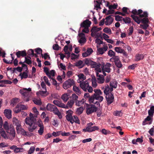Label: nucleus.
<instances>
[{
	"mask_svg": "<svg viewBox=\"0 0 154 154\" xmlns=\"http://www.w3.org/2000/svg\"><path fill=\"white\" fill-rule=\"evenodd\" d=\"M101 89L103 90V92L106 95V98L108 104L112 103L113 101L114 97L112 93L113 91L112 88H110L108 85L101 87Z\"/></svg>",
	"mask_w": 154,
	"mask_h": 154,
	"instance_id": "obj_1",
	"label": "nucleus"
},
{
	"mask_svg": "<svg viewBox=\"0 0 154 154\" xmlns=\"http://www.w3.org/2000/svg\"><path fill=\"white\" fill-rule=\"evenodd\" d=\"M95 93L91 97L89 98V101L90 103H97L100 104L99 102L97 101H95V100H98L99 102H101L103 100V97L101 96L103 93L100 89H95L94 90Z\"/></svg>",
	"mask_w": 154,
	"mask_h": 154,
	"instance_id": "obj_2",
	"label": "nucleus"
},
{
	"mask_svg": "<svg viewBox=\"0 0 154 154\" xmlns=\"http://www.w3.org/2000/svg\"><path fill=\"white\" fill-rule=\"evenodd\" d=\"M81 88L84 91H88L89 93H92L93 91L92 88L89 85V83L87 81H85L79 83Z\"/></svg>",
	"mask_w": 154,
	"mask_h": 154,
	"instance_id": "obj_3",
	"label": "nucleus"
},
{
	"mask_svg": "<svg viewBox=\"0 0 154 154\" xmlns=\"http://www.w3.org/2000/svg\"><path fill=\"white\" fill-rule=\"evenodd\" d=\"M31 89L30 88H23L20 90V92L25 98H26V101H28L29 100V98L31 94Z\"/></svg>",
	"mask_w": 154,
	"mask_h": 154,
	"instance_id": "obj_4",
	"label": "nucleus"
},
{
	"mask_svg": "<svg viewBox=\"0 0 154 154\" xmlns=\"http://www.w3.org/2000/svg\"><path fill=\"white\" fill-rule=\"evenodd\" d=\"M75 84V82L73 79H69L65 81L63 83V87L64 89H66Z\"/></svg>",
	"mask_w": 154,
	"mask_h": 154,
	"instance_id": "obj_5",
	"label": "nucleus"
},
{
	"mask_svg": "<svg viewBox=\"0 0 154 154\" xmlns=\"http://www.w3.org/2000/svg\"><path fill=\"white\" fill-rule=\"evenodd\" d=\"M102 28L101 27L98 28L96 26L93 27L91 30V36L92 37L95 36V37H98L100 35L98 32Z\"/></svg>",
	"mask_w": 154,
	"mask_h": 154,
	"instance_id": "obj_6",
	"label": "nucleus"
},
{
	"mask_svg": "<svg viewBox=\"0 0 154 154\" xmlns=\"http://www.w3.org/2000/svg\"><path fill=\"white\" fill-rule=\"evenodd\" d=\"M112 64L109 63H106L102 68V71L103 75L104 76L106 75L105 72L109 73L110 72L111 69L110 67L111 66Z\"/></svg>",
	"mask_w": 154,
	"mask_h": 154,
	"instance_id": "obj_7",
	"label": "nucleus"
},
{
	"mask_svg": "<svg viewBox=\"0 0 154 154\" xmlns=\"http://www.w3.org/2000/svg\"><path fill=\"white\" fill-rule=\"evenodd\" d=\"M7 132L9 134L8 135V139L11 140H12L15 137V132L14 128L12 126L10 127L9 130L7 131Z\"/></svg>",
	"mask_w": 154,
	"mask_h": 154,
	"instance_id": "obj_8",
	"label": "nucleus"
},
{
	"mask_svg": "<svg viewBox=\"0 0 154 154\" xmlns=\"http://www.w3.org/2000/svg\"><path fill=\"white\" fill-rule=\"evenodd\" d=\"M97 109V108L94 105H91L87 106L86 113L88 115L92 113L96 112Z\"/></svg>",
	"mask_w": 154,
	"mask_h": 154,
	"instance_id": "obj_9",
	"label": "nucleus"
},
{
	"mask_svg": "<svg viewBox=\"0 0 154 154\" xmlns=\"http://www.w3.org/2000/svg\"><path fill=\"white\" fill-rule=\"evenodd\" d=\"M79 42L82 45L85 43L86 41L85 35L82 33H80L79 34Z\"/></svg>",
	"mask_w": 154,
	"mask_h": 154,
	"instance_id": "obj_10",
	"label": "nucleus"
},
{
	"mask_svg": "<svg viewBox=\"0 0 154 154\" xmlns=\"http://www.w3.org/2000/svg\"><path fill=\"white\" fill-rule=\"evenodd\" d=\"M99 129L97 126L87 127L86 128L83 129V131L85 132H91L96 130H98Z\"/></svg>",
	"mask_w": 154,
	"mask_h": 154,
	"instance_id": "obj_11",
	"label": "nucleus"
},
{
	"mask_svg": "<svg viewBox=\"0 0 154 154\" xmlns=\"http://www.w3.org/2000/svg\"><path fill=\"white\" fill-rule=\"evenodd\" d=\"M105 20V25L106 26H109L113 22V18L111 16H109L106 17Z\"/></svg>",
	"mask_w": 154,
	"mask_h": 154,
	"instance_id": "obj_12",
	"label": "nucleus"
},
{
	"mask_svg": "<svg viewBox=\"0 0 154 154\" xmlns=\"http://www.w3.org/2000/svg\"><path fill=\"white\" fill-rule=\"evenodd\" d=\"M96 76L97 77V82L100 84L103 83L105 81L103 76V75L100 74L98 72L96 73Z\"/></svg>",
	"mask_w": 154,
	"mask_h": 154,
	"instance_id": "obj_13",
	"label": "nucleus"
},
{
	"mask_svg": "<svg viewBox=\"0 0 154 154\" xmlns=\"http://www.w3.org/2000/svg\"><path fill=\"white\" fill-rule=\"evenodd\" d=\"M12 122L13 124L16 127H17L21 125V122L16 117H13Z\"/></svg>",
	"mask_w": 154,
	"mask_h": 154,
	"instance_id": "obj_14",
	"label": "nucleus"
},
{
	"mask_svg": "<svg viewBox=\"0 0 154 154\" xmlns=\"http://www.w3.org/2000/svg\"><path fill=\"white\" fill-rule=\"evenodd\" d=\"M25 122L26 124L29 125L34 124L35 122V120L34 118L27 117L25 119Z\"/></svg>",
	"mask_w": 154,
	"mask_h": 154,
	"instance_id": "obj_15",
	"label": "nucleus"
},
{
	"mask_svg": "<svg viewBox=\"0 0 154 154\" xmlns=\"http://www.w3.org/2000/svg\"><path fill=\"white\" fill-rule=\"evenodd\" d=\"M12 111L10 109H5L4 111V114L5 116L9 119L11 118Z\"/></svg>",
	"mask_w": 154,
	"mask_h": 154,
	"instance_id": "obj_16",
	"label": "nucleus"
},
{
	"mask_svg": "<svg viewBox=\"0 0 154 154\" xmlns=\"http://www.w3.org/2000/svg\"><path fill=\"white\" fill-rule=\"evenodd\" d=\"M78 77L79 79L77 80V82L79 83L84 81V80L86 79V76L82 73L79 74L78 75Z\"/></svg>",
	"mask_w": 154,
	"mask_h": 154,
	"instance_id": "obj_17",
	"label": "nucleus"
},
{
	"mask_svg": "<svg viewBox=\"0 0 154 154\" xmlns=\"http://www.w3.org/2000/svg\"><path fill=\"white\" fill-rule=\"evenodd\" d=\"M91 24V22L88 20H86L81 23V27H89Z\"/></svg>",
	"mask_w": 154,
	"mask_h": 154,
	"instance_id": "obj_18",
	"label": "nucleus"
},
{
	"mask_svg": "<svg viewBox=\"0 0 154 154\" xmlns=\"http://www.w3.org/2000/svg\"><path fill=\"white\" fill-rule=\"evenodd\" d=\"M48 92L47 91H40L36 92V94L38 96H41L43 97H45L48 94Z\"/></svg>",
	"mask_w": 154,
	"mask_h": 154,
	"instance_id": "obj_19",
	"label": "nucleus"
},
{
	"mask_svg": "<svg viewBox=\"0 0 154 154\" xmlns=\"http://www.w3.org/2000/svg\"><path fill=\"white\" fill-rule=\"evenodd\" d=\"M93 52V51L91 48H88L86 51L82 54L83 57H86L90 55Z\"/></svg>",
	"mask_w": 154,
	"mask_h": 154,
	"instance_id": "obj_20",
	"label": "nucleus"
},
{
	"mask_svg": "<svg viewBox=\"0 0 154 154\" xmlns=\"http://www.w3.org/2000/svg\"><path fill=\"white\" fill-rule=\"evenodd\" d=\"M17 132L18 134L23 135L25 131L21 125L17 127H15Z\"/></svg>",
	"mask_w": 154,
	"mask_h": 154,
	"instance_id": "obj_21",
	"label": "nucleus"
},
{
	"mask_svg": "<svg viewBox=\"0 0 154 154\" xmlns=\"http://www.w3.org/2000/svg\"><path fill=\"white\" fill-rule=\"evenodd\" d=\"M53 103L56 106L64 108L65 104L57 100H55L53 101Z\"/></svg>",
	"mask_w": 154,
	"mask_h": 154,
	"instance_id": "obj_22",
	"label": "nucleus"
},
{
	"mask_svg": "<svg viewBox=\"0 0 154 154\" xmlns=\"http://www.w3.org/2000/svg\"><path fill=\"white\" fill-rule=\"evenodd\" d=\"M108 49L107 46H104L103 48H98L97 51L99 53L103 54Z\"/></svg>",
	"mask_w": 154,
	"mask_h": 154,
	"instance_id": "obj_23",
	"label": "nucleus"
},
{
	"mask_svg": "<svg viewBox=\"0 0 154 154\" xmlns=\"http://www.w3.org/2000/svg\"><path fill=\"white\" fill-rule=\"evenodd\" d=\"M56 107L51 104H48L46 106V109L48 110L54 112L56 109Z\"/></svg>",
	"mask_w": 154,
	"mask_h": 154,
	"instance_id": "obj_24",
	"label": "nucleus"
},
{
	"mask_svg": "<svg viewBox=\"0 0 154 154\" xmlns=\"http://www.w3.org/2000/svg\"><path fill=\"white\" fill-rule=\"evenodd\" d=\"M70 97V94L69 93H64L62 94L61 97V98L64 102H66L69 99Z\"/></svg>",
	"mask_w": 154,
	"mask_h": 154,
	"instance_id": "obj_25",
	"label": "nucleus"
},
{
	"mask_svg": "<svg viewBox=\"0 0 154 154\" xmlns=\"http://www.w3.org/2000/svg\"><path fill=\"white\" fill-rule=\"evenodd\" d=\"M74 102L72 100H70L68 101L66 105H65L64 108L65 109L71 108H72Z\"/></svg>",
	"mask_w": 154,
	"mask_h": 154,
	"instance_id": "obj_26",
	"label": "nucleus"
},
{
	"mask_svg": "<svg viewBox=\"0 0 154 154\" xmlns=\"http://www.w3.org/2000/svg\"><path fill=\"white\" fill-rule=\"evenodd\" d=\"M16 55L18 57H20L21 56L23 57L26 56V53L25 51H19L16 53Z\"/></svg>",
	"mask_w": 154,
	"mask_h": 154,
	"instance_id": "obj_27",
	"label": "nucleus"
},
{
	"mask_svg": "<svg viewBox=\"0 0 154 154\" xmlns=\"http://www.w3.org/2000/svg\"><path fill=\"white\" fill-rule=\"evenodd\" d=\"M73 90L78 95H79L81 93L79 88L75 85H73Z\"/></svg>",
	"mask_w": 154,
	"mask_h": 154,
	"instance_id": "obj_28",
	"label": "nucleus"
},
{
	"mask_svg": "<svg viewBox=\"0 0 154 154\" xmlns=\"http://www.w3.org/2000/svg\"><path fill=\"white\" fill-rule=\"evenodd\" d=\"M109 86L111 88H116L117 86V82L115 80L111 81L109 84Z\"/></svg>",
	"mask_w": 154,
	"mask_h": 154,
	"instance_id": "obj_29",
	"label": "nucleus"
},
{
	"mask_svg": "<svg viewBox=\"0 0 154 154\" xmlns=\"http://www.w3.org/2000/svg\"><path fill=\"white\" fill-rule=\"evenodd\" d=\"M29 126L28 129L29 131L31 132H32L37 127V125L35 123V122L33 124L29 125Z\"/></svg>",
	"mask_w": 154,
	"mask_h": 154,
	"instance_id": "obj_30",
	"label": "nucleus"
},
{
	"mask_svg": "<svg viewBox=\"0 0 154 154\" xmlns=\"http://www.w3.org/2000/svg\"><path fill=\"white\" fill-rule=\"evenodd\" d=\"M144 58V56L142 54H137L135 56V60L138 61L143 59Z\"/></svg>",
	"mask_w": 154,
	"mask_h": 154,
	"instance_id": "obj_31",
	"label": "nucleus"
},
{
	"mask_svg": "<svg viewBox=\"0 0 154 154\" xmlns=\"http://www.w3.org/2000/svg\"><path fill=\"white\" fill-rule=\"evenodd\" d=\"M131 17L133 18V19L138 24H139L141 22L139 18L137 16L134 15H131Z\"/></svg>",
	"mask_w": 154,
	"mask_h": 154,
	"instance_id": "obj_32",
	"label": "nucleus"
},
{
	"mask_svg": "<svg viewBox=\"0 0 154 154\" xmlns=\"http://www.w3.org/2000/svg\"><path fill=\"white\" fill-rule=\"evenodd\" d=\"M90 65L91 66L92 68H95L97 67H100L101 64L100 63H97L96 62L92 61Z\"/></svg>",
	"mask_w": 154,
	"mask_h": 154,
	"instance_id": "obj_33",
	"label": "nucleus"
},
{
	"mask_svg": "<svg viewBox=\"0 0 154 154\" xmlns=\"http://www.w3.org/2000/svg\"><path fill=\"white\" fill-rule=\"evenodd\" d=\"M33 101L34 103L36 105H41L42 104V101L40 99L34 98Z\"/></svg>",
	"mask_w": 154,
	"mask_h": 154,
	"instance_id": "obj_34",
	"label": "nucleus"
},
{
	"mask_svg": "<svg viewBox=\"0 0 154 154\" xmlns=\"http://www.w3.org/2000/svg\"><path fill=\"white\" fill-rule=\"evenodd\" d=\"M28 72L26 71V72H23L22 73H21L20 75L21 76V78L22 79H26L28 77Z\"/></svg>",
	"mask_w": 154,
	"mask_h": 154,
	"instance_id": "obj_35",
	"label": "nucleus"
},
{
	"mask_svg": "<svg viewBox=\"0 0 154 154\" xmlns=\"http://www.w3.org/2000/svg\"><path fill=\"white\" fill-rule=\"evenodd\" d=\"M53 112L55 115H57L58 116L60 119H61L62 118V116L57 108L56 109H55Z\"/></svg>",
	"mask_w": 154,
	"mask_h": 154,
	"instance_id": "obj_36",
	"label": "nucleus"
},
{
	"mask_svg": "<svg viewBox=\"0 0 154 154\" xmlns=\"http://www.w3.org/2000/svg\"><path fill=\"white\" fill-rule=\"evenodd\" d=\"M20 100L18 98H14L13 99L11 102V104L14 106L17 103L20 101Z\"/></svg>",
	"mask_w": 154,
	"mask_h": 154,
	"instance_id": "obj_37",
	"label": "nucleus"
},
{
	"mask_svg": "<svg viewBox=\"0 0 154 154\" xmlns=\"http://www.w3.org/2000/svg\"><path fill=\"white\" fill-rule=\"evenodd\" d=\"M148 114L150 116H152L154 113V106L151 107L150 109L148 111Z\"/></svg>",
	"mask_w": 154,
	"mask_h": 154,
	"instance_id": "obj_38",
	"label": "nucleus"
},
{
	"mask_svg": "<svg viewBox=\"0 0 154 154\" xmlns=\"http://www.w3.org/2000/svg\"><path fill=\"white\" fill-rule=\"evenodd\" d=\"M49 74L48 75H47V76L50 79H52V77L54 76L55 72V70H52L49 72Z\"/></svg>",
	"mask_w": 154,
	"mask_h": 154,
	"instance_id": "obj_39",
	"label": "nucleus"
},
{
	"mask_svg": "<svg viewBox=\"0 0 154 154\" xmlns=\"http://www.w3.org/2000/svg\"><path fill=\"white\" fill-rule=\"evenodd\" d=\"M24 149L23 148H18L17 147L14 150V152L15 153H17L20 152H22L24 151Z\"/></svg>",
	"mask_w": 154,
	"mask_h": 154,
	"instance_id": "obj_40",
	"label": "nucleus"
},
{
	"mask_svg": "<svg viewBox=\"0 0 154 154\" xmlns=\"http://www.w3.org/2000/svg\"><path fill=\"white\" fill-rule=\"evenodd\" d=\"M72 121H73L72 124L74 122H75L77 124H80V121L78 117L76 116H73L72 118Z\"/></svg>",
	"mask_w": 154,
	"mask_h": 154,
	"instance_id": "obj_41",
	"label": "nucleus"
},
{
	"mask_svg": "<svg viewBox=\"0 0 154 154\" xmlns=\"http://www.w3.org/2000/svg\"><path fill=\"white\" fill-rule=\"evenodd\" d=\"M71 97L72 98L71 100H72L74 102H75L78 100V97L75 93L73 94Z\"/></svg>",
	"mask_w": 154,
	"mask_h": 154,
	"instance_id": "obj_42",
	"label": "nucleus"
},
{
	"mask_svg": "<svg viewBox=\"0 0 154 154\" xmlns=\"http://www.w3.org/2000/svg\"><path fill=\"white\" fill-rule=\"evenodd\" d=\"M84 110V108L83 107H80L77 109L76 113L77 114L80 115L82 113Z\"/></svg>",
	"mask_w": 154,
	"mask_h": 154,
	"instance_id": "obj_43",
	"label": "nucleus"
},
{
	"mask_svg": "<svg viewBox=\"0 0 154 154\" xmlns=\"http://www.w3.org/2000/svg\"><path fill=\"white\" fill-rule=\"evenodd\" d=\"M142 12V11L139 9L137 11L136 9H134L132 11V13L134 14H139Z\"/></svg>",
	"mask_w": 154,
	"mask_h": 154,
	"instance_id": "obj_44",
	"label": "nucleus"
},
{
	"mask_svg": "<svg viewBox=\"0 0 154 154\" xmlns=\"http://www.w3.org/2000/svg\"><path fill=\"white\" fill-rule=\"evenodd\" d=\"M92 86L94 88H96L97 86L96 80L95 78H92L91 80Z\"/></svg>",
	"mask_w": 154,
	"mask_h": 154,
	"instance_id": "obj_45",
	"label": "nucleus"
},
{
	"mask_svg": "<svg viewBox=\"0 0 154 154\" xmlns=\"http://www.w3.org/2000/svg\"><path fill=\"white\" fill-rule=\"evenodd\" d=\"M17 107L19 108L21 111L22 110L27 109V107L26 106L23 105H21L20 104H19L17 105Z\"/></svg>",
	"mask_w": 154,
	"mask_h": 154,
	"instance_id": "obj_46",
	"label": "nucleus"
},
{
	"mask_svg": "<svg viewBox=\"0 0 154 154\" xmlns=\"http://www.w3.org/2000/svg\"><path fill=\"white\" fill-rule=\"evenodd\" d=\"M35 149V146H31L28 151L27 154H31L33 153L34 152Z\"/></svg>",
	"mask_w": 154,
	"mask_h": 154,
	"instance_id": "obj_47",
	"label": "nucleus"
},
{
	"mask_svg": "<svg viewBox=\"0 0 154 154\" xmlns=\"http://www.w3.org/2000/svg\"><path fill=\"white\" fill-rule=\"evenodd\" d=\"M110 60H113L115 63L118 61L119 62V61H120L119 56H115L111 58Z\"/></svg>",
	"mask_w": 154,
	"mask_h": 154,
	"instance_id": "obj_48",
	"label": "nucleus"
},
{
	"mask_svg": "<svg viewBox=\"0 0 154 154\" xmlns=\"http://www.w3.org/2000/svg\"><path fill=\"white\" fill-rule=\"evenodd\" d=\"M66 118L67 120L69 122H70L72 124L73 121H72L73 117L72 115H66Z\"/></svg>",
	"mask_w": 154,
	"mask_h": 154,
	"instance_id": "obj_49",
	"label": "nucleus"
},
{
	"mask_svg": "<svg viewBox=\"0 0 154 154\" xmlns=\"http://www.w3.org/2000/svg\"><path fill=\"white\" fill-rule=\"evenodd\" d=\"M103 31L104 32L109 34H111L112 33L111 29L108 27L105 28L103 29Z\"/></svg>",
	"mask_w": 154,
	"mask_h": 154,
	"instance_id": "obj_50",
	"label": "nucleus"
},
{
	"mask_svg": "<svg viewBox=\"0 0 154 154\" xmlns=\"http://www.w3.org/2000/svg\"><path fill=\"white\" fill-rule=\"evenodd\" d=\"M115 50L118 53H122L123 52V49L119 47H116L115 48Z\"/></svg>",
	"mask_w": 154,
	"mask_h": 154,
	"instance_id": "obj_51",
	"label": "nucleus"
},
{
	"mask_svg": "<svg viewBox=\"0 0 154 154\" xmlns=\"http://www.w3.org/2000/svg\"><path fill=\"white\" fill-rule=\"evenodd\" d=\"M1 135L5 139H8V135L6 134L5 131H2L0 132Z\"/></svg>",
	"mask_w": 154,
	"mask_h": 154,
	"instance_id": "obj_52",
	"label": "nucleus"
},
{
	"mask_svg": "<svg viewBox=\"0 0 154 154\" xmlns=\"http://www.w3.org/2000/svg\"><path fill=\"white\" fill-rule=\"evenodd\" d=\"M115 53L112 50H110L108 52V54L110 57H113L115 56Z\"/></svg>",
	"mask_w": 154,
	"mask_h": 154,
	"instance_id": "obj_53",
	"label": "nucleus"
},
{
	"mask_svg": "<svg viewBox=\"0 0 154 154\" xmlns=\"http://www.w3.org/2000/svg\"><path fill=\"white\" fill-rule=\"evenodd\" d=\"M100 131L102 134H104L105 135H107L108 134H109L110 133L109 131L107 130L104 128L102 129V130H101Z\"/></svg>",
	"mask_w": 154,
	"mask_h": 154,
	"instance_id": "obj_54",
	"label": "nucleus"
},
{
	"mask_svg": "<svg viewBox=\"0 0 154 154\" xmlns=\"http://www.w3.org/2000/svg\"><path fill=\"white\" fill-rule=\"evenodd\" d=\"M3 127L7 130V131L9 130L10 128H9L8 124L7 122H5L3 125Z\"/></svg>",
	"mask_w": 154,
	"mask_h": 154,
	"instance_id": "obj_55",
	"label": "nucleus"
},
{
	"mask_svg": "<svg viewBox=\"0 0 154 154\" xmlns=\"http://www.w3.org/2000/svg\"><path fill=\"white\" fill-rule=\"evenodd\" d=\"M128 35H131L133 32V26H130L128 30Z\"/></svg>",
	"mask_w": 154,
	"mask_h": 154,
	"instance_id": "obj_56",
	"label": "nucleus"
},
{
	"mask_svg": "<svg viewBox=\"0 0 154 154\" xmlns=\"http://www.w3.org/2000/svg\"><path fill=\"white\" fill-rule=\"evenodd\" d=\"M92 61L88 59H85L84 60L85 63L88 65H90Z\"/></svg>",
	"mask_w": 154,
	"mask_h": 154,
	"instance_id": "obj_57",
	"label": "nucleus"
},
{
	"mask_svg": "<svg viewBox=\"0 0 154 154\" xmlns=\"http://www.w3.org/2000/svg\"><path fill=\"white\" fill-rule=\"evenodd\" d=\"M76 65L77 66L82 67L83 66V62L82 60H79L76 62Z\"/></svg>",
	"mask_w": 154,
	"mask_h": 154,
	"instance_id": "obj_58",
	"label": "nucleus"
},
{
	"mask_svg": "<svg viewBox=\"0 0 154 154\" xmlns=\"http://www.w3.org/2000/svg\"><path fill=\"white\" fill-rule=\"evenodd\" d=\"M113 114L115 116H122V113L121 111H116L114 112Z\"/></svg>",
	"mask_w": 154,
	"mask_h": 154,
	"instance_id": "obj_59",
	"label": "nucleus"
},
{
	"mask_svg": "<svg viewBox=\"0 0 154 154\" xmlns=\"http://www.w3.org/2000/svg\"><path fill=\"white\" fill-rule=\"evenodd\" d=\"M44 127H40L39 130L38 131V133L40 135H42L44 132Z\"/></svg>",
	"mask_w": 154,
	"mask_h": 154,
	"instance_id": "obj_60",
	"label": "nucleus"
},
{
	"mask_svg": "<svg viewBox=\"0 0 154 154\" xmlns=\"http://www.w3.org/2000/svg\"><path fill=\"white\" fill-rule=\"evenodd\" d=\"M122 20L126 23H131L130 18L129 17H126L125 18H123Z\"/></svg>",
	"mask_w": 154,
	"mask_h": 154,
	"instance_id": "obj_61",
	"label": "nucleus"
},
{
	"mask_svg": "<svg viewBox=\"0 0 154 154\" xmlns=\"http://www.w3.org/2000/svg\"><path fill=\"white\" fill-rule=\"evenodd\" d=\"M142 23L144 24H147L149 22V20L148 18L144 17L143 19H141Z\"/></svg>",
	"mask_w": 154,
	"mask_h": 154,
	"instance_id": "obj_62",
	"label": "nucleus"
},
{
	"mask_svg": "<svg viewBox=\"0 0 154 154\" xmlns=\"http://www.w3.org/2000/svg\"><path fill=\"white\" fill-rule=\"evenodd\" d=\"M8 146V144L7 143L4 142L1 143H0V148H2Z\"/></svg>",
	"mask_w": 154,
	"mask_h": 154,
	"instance_id": "obj_63",
	"label": "nucleus"
},
{
	"mask_svg": "<svg viewBox=\"0 0 154 154\" xmlns=\"http://www.w3.org/2000/svg\"><path fill=\"white\" fill-rule=\"evenodd\" d=\"M115 63L116 66L119 68H121L122 66L120 61H119V62H117Z\"/></svg>",
	"mask_w": 154,
	"mask_h": 154,
	"instance_id": "obj_64",
	"label": "nucleus"
}]
</instances>
